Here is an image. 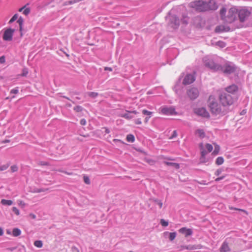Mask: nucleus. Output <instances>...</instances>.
Segmentation results:
<instances>
[{"label":"nucleus","instance_id":"13d9d810","mask_svg":"<svg viewBox=\"0 0 252 252\" xmlns=\"http://www.w3.org/2000/svg\"><path fill=\"white\" fill-rule=\"evenodd\" d=\"M221 172V171L220 170H217L215 172V174L218 176L220 174Z\"/></svg>","mask_w":252,"mask_h":252},{"label":"nucleus","instance_id":"680f3d73","mask_svg":"<svg viewBox=\"0 0 252 252\" xmlns=\"http://www.w3.org/2000/svg\"><path fill=\"white\" fill-rule=\"evenodd\" d=\"M26 7V6H24L21 8H20L19 9V12H22L23 11V10H24V9H25V8Z\"/></svg>","mask_w":252,"mask_h":252},{"label":"nucleus","instance_id":"79ce46f5","mask_svg":"<svg viewBox=\"0 0 252 252\" xmlns=\"http://www.w3.org/2000/svg\"><path fill=\"white\" fill-rule=\"evenodd\" d=\"M186 245H181V246H178L177 247V249H178L179 251H182L184 250H186Z\"/></svg>","mask_w":252,"mask_h":252},{"label":"nucleus","instance_id":"864d4df0","mask_svg":"<svg viewBox=\"0 0 252 252\" xmlns=\"http://www.w3.org/2000/svg\"><path fill=\"white\" fill-rule=\"evenodd\" d=\"M219 146H217L215 147V150L213 152V153L215 154V155H217L218 153V150H219Z\"/></svg>","mask_w":252,"mask_h":252},{"label":"nucleus","instance_id":"c85d7f7f","mask_svg":"<svg viewBox=\"0 0 252 252\" xmlns=\"http://www.w3.org/2000/svg\"><path fill=\"white\" fill-rule=\"evenodd\" d=\"M126 140L129 142H133L135 140L134 137L132 134H128L126 136Z\"/></svg>","mask_w":252,"mask_h":252},{"label":"nucleus","instance_id":"5fc2aeb1","mask_svg":"<svg viewBox=\"0 0 252 252\" xmlns=\"http://www.w3.org/2000/svg\"><path fill=\"white\" fill-rule=\"evenodd\" d=\"M81 0H69L68 1V2L70 3V4H72V3H76V2H79L80 1H81Z\"/></svg>","mask_w":252,"mask_h":252},{"label":"nucleus","instance_id":"f704fd0d","mask_svg":"<svg viewBox=\"0 0 252 252\" xmlns=\"http://www.w3.org/2000/svg\"><path fill=\"white\" fill-rule=\"evenodd\" d=\"M8 167H9L8 164L0 166V171H4V170H6Z\"/></svg>","mask_w":252,"mask_h":252},{"label":"nucleus","instance_id":"9b49d317","mask_svg":"<svg viewBox=\"0 0 252 252\" xmlns=\"http://www.w3.org/2000/svg\"><path fill=\"white\" fill-rule=\"evenodd\" d=\"M199 148L201 151V157L200 158V162L201 163H206L208 162L209 160L208 158H205V156L207 154L206 150L204 148V145L203 143L199 144Z\"/></svg>","mask_w":252,"mask_h":252},{"label":"nucleus","instance_id":"e433bc0d","mask_svg":"<svg viewBox=\"0 0 252 252\" xmlns=\"http://www.w3.org/2000/svg\"><path fill=\"white\" fill-rule=\"evenodd\" d=\"M83 179H84V182L86 184H87V185L90 184V180L88 176H84Z\"/></svg>","mask_w":252,"mask_h":252},{"label":"nucleus","instance_id":"0eeeda50","mask_svg":"<svg viewBox=\"0 0 252 252\" xmlns=\"http://www.w3.org/2000/svg\"><path fill=\"white\" fill-rule=\"evenodd\" d=\"M251 14V12L246 8H242L238 9V16L240 21L241 22H245L247 20Z\"/></svg>","mask_w":252,"mask_h":252},{"label":"nucleus","instance_id":"a211bd4d","mask_svg":"<svg viewBox=\"0 0 252 252\" xmlns=\"http://www.w3.org/2000/svg\"><path fill=\"white\" fill-rule=\"evenodd\" d=\"M202 248L201 245H189L186 247V249L188 250H193L196 249H200Z\"/></svg>","mask_w":252,"mask_h":252},{"label":"nucleus","instance_id":"1a4fd4ad","mask_svg":"<svg viewBox=\"0 0 252 252\" xmlns=\"http://www.w3.org/2000/svg\"><path fill=\"white\" fill-rule=\"evenodd\" d=\"M160 113L166 115H172L176 113L174 107L172 106L166 107L163 106L159 109Z\"/></svg>","mask_w":252,"mask_h":252},{"label":"nucleus","instance_id":"bf43d9fd","mask_svg":"<svg viewBox=\"0 0 252 252\" xmlns=\"http://www.w3.org/2000/svg\"><path fill=\"white\" fill-rule=\"evenodd\" d=\"M104 70H109L110 71H112V68L111 67H105L104 68Z\"/></svg>","mask_w":252,"mask_h":252},{"label":"nucleus","instance_id":"58836bf2","mask_svg":"<svg viewBox=\"0 0 252 252\" xmlns=\"http://www.w3.org/2000/svg\"><path fill=\"white\" fill-rule=\"evenodd\" d=\"M11 168V170L12 172H16L18 170V167L17 165H12L10 167Z\"/></svg>","mask_w":252,"mask_h":252},{"label":"nucleus","instance_id":"423d86ee","mask_svg":"<svg viewBox=\"0 0 252 252\" xmlns=\"http://www.w3.org/2000/svg\"><path fill=\"white\" fill-rule=\"evenodd\" d=\"M166 20L170 26L173 29H177L180 25L179 18L175 15L169 14L166 17Z\"/></svg>","mask_w":252,"mask_h":252},{"label":"nucleus","instance_id":"0e129e2a","mask_svg":"<svg viewBox=\"0 0 252 252\" xmlns=\"http://www.w3.org/2000/svg\"><path fill=\"white\" fill-rule=\"evenodd\" d=\"M10 142V140L9 139H6V140H3L2 141V143H8Z\"/></svg>","mask_w":252,"mask_h":252},{"label":"nucleus","instance_id":"5701e85b","mask_svg":"<svg viewBox=\"0 0 252 252\" xmlns=\"http://www.w3.org/2000/svg\"><path fill=\"white\" fill-rule=\"evenodd\" d=\"M164 163H165L166 165L168 166H173L176 169H179L180 167V165L178 163H173V162H170L167 161H164Z\"/></svg>","mask_w":252,"mask_h":252},{"label":"nucleus","instance_id":"aec40b11","mask_svg":"<svg viewBox=\"0 0 252 252\" xmlns=\"http://www.w3.org/2000/svg\"><path fill=\"white\" fill-rule=\"evenodd\" d=\"M121 116L126 119H131L133 118V116L131 115V113L130 111H126V113L122 114Z\"/></svg>","mask_w":252,"mask_h":252},{"label":"nucleus","instance_id":"f8f14e48","mask_svg":"<svg viewBox=\"0 0 252 252\" xmlns=\"http://www.w3.org/2000/svg\"><path fill=\"white\" fill-rule=\"evenodd\" d=\"M14 32V30L10 28L6 30L3 35V39L5 41L12 40Z\"/></svg>","mask_w":252,"mask_h":252},{"label":"nucleus","instance_id":"052dcab7","mask_svg":"<svg viewBox=\"0 0 252 252\" xmlns=\"http://www.w3.org/2000/svg\"><path fill=\"white\" fill-rule=\"evenodd\" d=\"M224 177L223 176H222V177H219V178H218L216 179V181H219L221 180H222L223 179Z\"/></svg>","mask_w":252,"mask_h":252},{"label":"nucleus","instance_id":"b1692460","mask_svg":"<svg viewBox=\"0 0 252 252\" xmlns=\"http://www.w3.org/2000/svg\"><path fill=\"white\" fill-rule=\"evenodd\" d=\"M169 234V239L170 241H173L175 239L176 236V233L175 232H171L169 233L168 232H165L164 233V234Z\"/></svg>","mask_w":252,"mask_h":252},{"label":"nucleus","instance_id":"69168bd1","mask_svg":"<svg viewBox=\"0 0 252 252\" xmlns=\"http://www.w3.org/2000/svg\"><path fill=\"white\" fill-rule=\"evenodd\" d=\"M30 216H31V217L33 219H35V218H36V216L33 214H31Z\"/></svg>","mask_w":252,"mask_h":252},{"label":"nucleus","instance_id":"de8ad7c7","mask_svg":"<svg viewBox=\"0 0 252 252\" xmlns=\"http://www.w3.org/2000/svg\"><path fill=\"white\" fill-rule=\"evenodd\" d=\"M71 251L72 252H80L78 249L75 246L72 247Z\"/></svg>","mask_w":252,"mask_h":252},{"label":"nucleus","instance_id":"393cba45","mask_svg":"<svg viewBox=\"0 0 252 252\" xmlns=\"http://www.w3.org/2000/svg\"><path fill=\"white\" fill-rule=\"evenodd\" d=\"M17 23L19 24L20 31L21 32L22 30V26L24 23L23 19L21 17H20L18 19Z\"/></svg>","mask_w":252,"mask_h":252},{"label":"nucleus","instance_id":"e2e57ef3","mask_svg":"<svg viewBox=\"0 0 252 252\" xmlns=\"http://www.w3.org/2000/svg\"><path fill=\"white\" fill-rule=\"evenodd\" d=\"M3 234V229L0 227V236H2Z\"/></svg>","mask_w":252,"mask_h":252},{"label":"nucleus","instance_id":"72a5a7b5","mask_svg":"<svg viewBox=\"0 0 252 252\" xmlns=\"http://www.w3.org/2000/svg\"><path fill=\"white\" fill-rule=\"evenodd\" d=\"M160 222L161 225L163 226H167L168 225V222L167 221H166L164 219H161L160 220Z\"/></svg>","mask_w":252,"mask_h":252},{"label":"nucleus","instance_id":"ddd939ff","mask_svg":"<svg viewBox=\"0 0 252 252\" xmlns=\"http://www.w3.org/2000/svg\"><path fill=\"white\" fill-rule=\"evenodd\" d=\"M195 78L193 74H188L185 76L183 83L185 85H189L193 83L195 81Z\"/></svg>","mask_w":252,"mask_h":252},{"label":"nucleus","instance_id":"37998d69","mask_svg":"<svg viewBox=\"0 0 252 252\" xmlns=\"http://www.w3.org/2000/svg\"><path fill=\"white\" fill-rule=\"evenodd\" d=\"M74 110L76 112H80L82 110V107L80 106H77L74 108Z\"/></svg>","mask_w":252,"mask_h":252},{"label":"nucleus","instance_id":"ea45409f","mask_svg":"<svg viewBox=\"0 0 252 252\" xmlns=\"http://www.w3.org/2000/svg\"><path fill=\"white\" fill-rule=\"evenodd\" d=\"M19 92L18 87H16L10 91V94H17Z\"/></svg>","mask_w":252,"mask_h":252},{"label":"nucleus","instance_id":"a18cd8bd","mask_svg":"<svg viewBox=\"0 0 252 252\" xmlns=\"http://www.w3.org/2000/svg\"><path fill=\"white\" fill-rule=\"evenodd\" d=\"M155 202L157 203V204L159 206V208H161L162 206V203L161 201H159L158 199H155Z\"/></svg>","mask_w":252,"mask_h":252},{"label":"nucleus","instance_id":"774afa93","mask_svg":"<svg viewBox=\"0 0 252 252\" xmlns=\"http://www.w3.org/2000/svg\"><path fill=\"white\" fill-rule=\"evenodd\" d=\"M150 118V117H149H149H146V118H145V122L146 123H147Z\"/></svg>","mask_w":252,"mask_h":252},{"label":"nucleus","instance_id":"a878e982","mask_svg":"<svg viewBox=\"0 0 252 252\" xmlns=\"http://www.w3.org/2000/svg\"><path fill=\"white\" fill-rule=\"evenodd\" d=\"M204 148L205 150H207L206 152L208 153L212 151L213 150V146L210 144H206L205 146H204Z\"/></svg>","mask_w":252,"mask_h":252},{"label":"nucleus","instance_id":"f3484780","mask_svg":"<svg viewBox=\"0 0 252 252\" xmlns=\"http://www.w3.org/2000/svg\"><path fill=\"white\" fill-rule=\"evenodd\" d=\"M237 90H238V87L236 85H230V86L227 87V88H226L225 93H227L228 94H232V95L233 96L234 93L236 92L237 91Z\"/></svg>","mask_w":252,"mask_h":252},{"label":"nucleus","instance_id":"6e6552de","mask_svg":"<svg viewBox=\"0 0 252 252\" xmlns=\"http://www.w3.org/2000/svg\"><path fill=\"white\" fill-rule=\"evenodd\" d=\"M236 69V68L234 65L231 63H226L224 66H222V69H220V71L226 74H230L235 72Z\"/></svg>","mask_w":252,"mask_h":252},{"label":"nucleus","instance_id":"473e14b6","mask_svg":"<svg viewBox=\"0 0 252 252\" xmlns=\"http://www.w3.org/2000/svg\"><path fill=\"white\" fill-rule=\"evenodd\" d=\"M12 212L16 214L17 216L20 215V212L18 208L15 207H13L12 209Z\"/></svg>","mask_w":252,"mask_h":252},{"label":"nucleus","instance_id":"6ab92c4d","mask_svg":"<svg viewBox=\"0 0 252 252\" xmlns=\"http://www.w3.org/2000/svg\"><path fill=\"white\" fill-rule=\"evenodd\" d=\"M195 134L201 138L205 136V133L203 129H198L195 131Z\"/></svg>","mask_w":252,"mask_h":252},{"label":"nucleus","instance_id":"2f4dec72","mask_svg":"<svg viewBox=\"0 0 252 252\" xmlns=\"http://www.w3.org/2000/svg\"><path fill=\"white\" fill-rule=\"evenodd\" d=\"M18 16L17 14H14L13 16V17L11 18V19L9 20V23L11 24V23H13V22H14L17 19H18Z\"/></svg>","mask_w":252,"mask_h":252},{"label":"nucleus","instance_id":"338daca9","mask_svg":"<svg viewBox=\"0 0 252 252\" xmlns=\"http://www.w3.org/2000/svg\"><path fill=\"white\" fill-rule=\"evenodd\" d=\"M177 86L176 85L174 88V90L175 91V92H176V93H178V90H177Z\"/></svg>","mask_w":252,"mask_h":252},{"label":"nucleus","instance_id":"6e6d98bb","mask_svg":"<svg viewBox=\"0 0 252 252\" xmlns=\"http://www.w3.org/2000/svg\"><path fill=\"white\" fill-rule=\"evenodd\" d=\"M28 71L26 69H24L23 70V73L22 74V76H26L27 74H28Z\"/></svg>","mask_w":252,"mask_h":252},{"label":"nucleus","instance_id":"4be33fe9","mask_svg":"<svg viewBox=\"0 0 252 252\" xmlns=\"http://www.w3.org/2000/svg\"><path fill=\"white\" fill-rule=\"evenodd\" d=\"M21 234V231L17 228H15L13 229L12 235L14 237H17Z\"/></svg>","mask_w":252,"mask_h":252},{"label":"nucleus","instance_id":"603ef678","mask_svg":"<svg viewBox=\"0 0 252 252\" xmlns=\"http://www.w3.org/2000/svg\"><path fill=\"white\" fill-rule=\"evenodd\" d=\"M80 124L82 126H85L86 124V121L84 119H82L80 120Z\"/></svg>","mask_w":252,"mask_h":252},{"label":"nucleus","instance_id":"9d476101","mask_svg":"<svg viewBox=\"0 0 252 252\" xmlns=\"http://www.w3.org/2000/svg\"><path fill=\"white\" fill-rule=\"evenodd\" d=\"M188 96L191 100L196 99L199 95V91L196 88H192L187 91Z\"/></svg>","mask_w":252,"mask_h":252},{"label":"nucleus","instance_id":"7c9ffc66","mask_svg":"<svg viewBox=\"0 0 252 252\" xmlns=\"http://www.w3.org/2000/svg\"><path fill=\"white\" fill-rule=\"evenodd\" d=\"M87 94L88 96L92 98H95L98 95V93L95 92H88L87 93Z\"/></svg>","mask_w":252,"mask_h":252},{"label":"nucleus","instance_id":"a19ab883","mask_svg":"<svg viewBox=\"0 0 252 252\" xmlns=\"http://www.w3.org/2000/svg\"><path fill=\"white\" fill-rule=\"evenodd\" d=\"M229 208L230 210H238L239 211L243 212H245V213L246 212V211L245 210H243V209H238V208H234V207H233L232 206H229Z\"/></svg>","mask_w":252,"mask_h":252},{"label":"nucleus","instance_id":"f257e3e1","mask_svg":"<svg viewBox=\"0 0 252 252\" xmlns=\"http://www.w3.org/2000/svg\"><path fill=\"white\" fill-rule=\"evenodd\" d=\"M190 6L198 12L215 10L218 5L215 0H199L190 3Z\"/></svg>","mask_w":252,"mask_h":252},{"label":"nucleus","instance_id":"39448f33","mask_svg":"<svg viewBox=\"0 0 252 252\" xmlns=\"http://www.w3.org/2000/svg\"><path fill=\"white\" fill-rule=\"evenodd\" d=\"M219 98L220 102L224 106L232 105L235 99L232 94L225 92L221 93L219 96Z\"/></svg>","mask_w":252,"mask_h":252},{"label":"nucleus","instance_id":"c9c22d12","mask_svg":"<svg viewBox=\"0 0 252 252\" xmlns=\"http://www.w3.org/2000/svg\"><path fill=\"white\" fill-rule=\"evenodd\" d=\"M142 113L144 115H147V116H149V117H151V115L152 114V112H150V111H147L146 110H143L142 111Z\"/></svg>","mask_w":252,"mask_h":252},{"label":"nucleus","instance_id":"c756f323","mask_svg":"<svg viewBox=\"0 0 252 252\" xmlns=\"http://www.w3.org/2000/svg\"><path fill=\"white\" fill-rule=\"evenodd\" d=\"M34 245L37 248H40L42 247L43 243L41 241L37 240L34 242Z\"/></svg>","mask_w":252,"mask_h":252},{"label":"nucleus","instance_id":"f03ea898","mask_svg":"<svg viewBox=\"0 0 252 252\" xmlns=\"http://www.w3.org/2000/svg\"><path fill=\"white\" fill-rule=\"evenodd\" d=\"M220 59L218 57H205L203 62L205 66L214 71H219L222 69V65L220 63Z\"/></svg>","mask_w":252,"mask_h":252},{"label":"nucleus","instance_id":"09e8293b","mask_svg":"<svg viewBox=\"0 0 252 252\" xmlns=\"http://www.w3.org/2000/svg\"><path fill=\"white\" fill-rule=\"evenodd\" d=\"M5 62V57L2 56L0 57V63H3Z\"/></svg>","mask_w":252,"mask_h":252},{"label":"nucleus","instance_id":"cd10ccee","mask_svg":"<svg viewBox=\"0 0 252 252\" xmlns=\"http://www.w3.org/2000/svg\"><path fill=\"white\" fill-rule=\"evenodd\" d=\"M224 31V27L222 26H219L216 27L215 29V32H221Z\"/></svg>","mask_w":252,"mask_h":252},{"label":"nucleus","instance_id":"20e7f679","mask_svg":"<svg viewBox=\"0 0 252 252\" xmlns=\"http://www.w3.org/2000/svg\"><path fill=\"white\" fill-rule=\"evenodd\" d=\"M208 106L211 112L216 115H224V110L218 103L217 99L213 95H210L208 100Z\"/></svg>","mask_w":252,"mask_h":252},{"label":"nucleus","instance_id":"4d7b16f0","mask_svg":"<svg viewBox=\"0 0 252 252\" xmlns=\"http://www.w3.org/2000/svg\"><path fill=\"white\" fill-rule=\"evenodd\" d=\"M135 124L137 125H140L141 124V120L140 119H137L135 120Z\"/></svg>","mask_w":252,"mask_h":252},{"label":"nucleus","instance_id":"bb28decb","mask_svg":"<svg viewBox=\"0 0 252 252\" xmlns=\"http://www.w3.org/2000/svg\"><path fill=\"white\" fill-rule=\"evenodd\" d=\"M224 162V159L222 157H218L216 160V163L218 165H221Z\"/></svg>","mask_w":252,"mask_h":252},{"label":"nucleus","instance_id":"c03bdc74","mask_svg":"<svg viewBox=\"0 0 252 252\" xmlns=\"http://www.w3.org/2000/svg\"><path fill=\"white\" fill-rule=\"evenodd\" d=\"M177 136V133L176 130H174L173 132L172 135L170 136L169 139H173V138L176 137Z\"/></svg>","mask_w":252,"mask_h":252},{"label":"nucleus","instance_id":"2eb2a0df","mask_svg":"<svg viewBox=\"0 0 252 252\" xmlns=\"http://www.w3.org/2000/svg\"><path fill=\"white\" fill-rule=\"evenodd\" d=\"M230 251V249L228 245L227 239H226L222 244L220 248V252H228Z\"/></svg>","mask_w":252,"mask_h":252},{"label":"nucleus","instance_id":"7ed1b4c3","mask_svg":"<svg viewBox=\"0 0 252 252\" xmlns=\"http://www.w3.org/2000/svg\"><path fill=\"white\" fill-rule=\"evenodd\" d=\"M238 12V9L235 7H233L229 9L227 15L225 16L226 9L224 7H222L220 10V15L221 18L226 23H232L237 19Z\"/></svg>","mask_w":252,"mask_h":252},{"label":"nucleus","instance_id":"4c0bfd02","mask_svg":"<svg viewBox=\"0 0 252 252\" xmlns=\"http://www.w3.org/2000/svg\"><path fill=\"white\" fill-rule=\"evenodd\" d=\"M23 11V14L25 15H28L30 12V9L29 8L25 7Z\"/></svg>","mask_w":252,"mask_h":252},{"label":"nucleus","instance_id":"49530a36","mask_svg":"<svg viewBox=\"0 0 252 252\" xmlns=\"http://www.w3.org/2000/svg\"><path fill=\"white\" fill-rule=\"evenodd\" d=\"M218 45L221 48L224 47L225 46V43L222 41L218 42Z\"/></svg>","mask_w":252,"mask_h":252},{"label":"nucleus","instance_id":"dca6fc26","mask_svg":"<svg viewBox=\"0 0 252 252\" xmlns=\"http://www.w3.org/2000/svg\"><path fill=\"white\" fill-rule=\"evenodd\" d=\"M179 232L180 233L183 234L185 235V237H188L192 234L193 232L191 229L187 228L186 227H182L179 230Z\"/></svg>","mask_w":252,"mask_h":252},{"label":"nucleus","instance_id":"3c124183","mask_svg":"<svg viewBox=\"0 0 252 252\" xmlns=\"http://www.w3.org/2000/svg\"><path fill=\"white\" fill-rule=\"evenodd\" d=\"M187 17L185 16H183V19L182 20L183 23H184L185 24H187L188 23L187 21Z\"/></svg>","mask_w":252,"mask_h":252},{"label":"nucleus","instance_id":"8fccbe9b","mask_svg":"<svg viewBox=\"0 0 252 252\" xmlns=\"http://www.w3.org/2000/svg\"><path fill=\"white\" fill-rule=\"evenodd\" d=\"M18 204L19 205L22 206L24 207L25 206V203L22 200H19L18 201Z\"/></svg>","mask_w":252,"mask_h":252},{"label":"nucleus","instance_id":"4468645a","mask_svg":"<svg viewBox=\"0 0 252 252\" xmlns=\"http://www.w3.org/2000/svg\"><path fill=\"white\" fill-rule=\"evenodd\" d=\"M195 113L197 115L202 116L203 117L208 118L209 117V113L206 110V109L203 107L196 109L195 110Z\"/></svg>","mask_w":252,"mask_h":252},{"label":"nucleus","instance_id":"412c9836","mask_svg":"<svg viewBox=\"0 0 252 252\" xmlns=\"http://www.w3.org/2000/svg\"><path fill=\"white\" fill-rule=\"evenodd\" d=\"M1 203L3 205L10 206L13 204V201L10 200L1 199Z\"/></svg>","mask_w":252,"mask_h":252}]
</instances>
